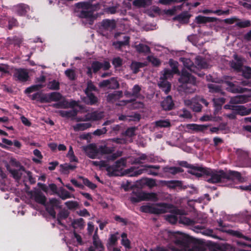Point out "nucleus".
I'll list each match as a JSON object with an SVG mask.
<instances>
[{
	"label": "nucleus",
	"mask_w": 251,
	"mask_h": 251,
	"mask_svg": "<svg viewBox=\"0 0 251 251\" xmlns=\"http://www.w3.org/2000/svg\"><path fill=\"white\" fill-rule=\"evenodd\" d=\"M180 60L183 63L185 68L182 71L179 81L182 83V87L186 93H193L196 90V80L194 76L185 70V68L191 72H196L197 68H206L208 67V65L200 56H197L196 58L195 63L197 66H195L193 63L189 58L182 57L180 58Z\"/></svg>",
	"instance_id": "1"
},
{
	"label": "nucleus",
	"mask_w": 251,
	"mask_h": 251,
	"mask_svg": "<svg viewBox=\"0 0 251 251\" xmlns=\"http://www.w3.org/2000/svg\"><path fill=\"white\" fill-rule=\"evenodd\" d=\"M208 176L207 181L211 183H217L223 181L225 179H236L240 182H243L244 179L241 176L239 173L235 171H229L227 173L223 171H207Z\"/></svg>",
	"instance_id": "2"
},
{
	"label": "nucleus",
	"mask_w": 251,
	"mask_h": 251,
	"mask_svg": "<svg viewBox=\"0 0 251 251\" xmlns=\"http://www.w3.org/2000/svg\"><path fill=\"white\" fill-rule=\"evenodd\" d=\"M169 63L172 70L168 69H164L161 73L160 78V81L158 83L159 87L162 88L166 94H167L171 89V84L166 80L172 78L174 74L179 73L178 62L170 59Z\"/></svg>",
	"instance_id": "3"
},
{
	"label": "nucleus",
	"mask_w": 251,
	"mask_h": 251,
	"mask_svg": "<svg viewBox=\"0 0 251 251\" xmlns=\"http://www.w3.org/2000/svg\"><path fill=\"white\" fill-rule=\"evenodd\" d=\"M234 60L230 63L231 68L237 71H242L245 77L251 79V68L243 66L244 60L237 55H234Z\"/></svg>",
	"instance_id": "4"
},
{
	"label": "nucleus",
	"mask_w": 251,
	"mask_h": 251,
	"mask_svg": "<svg viewBox=\"0 0 251 251\" xmlns=\"http://www.w3.org/2000/svg\"><path fill=\"white\" fill-rule=\"evenodd\" d=\"M170 207L164 203L156 204H147L141 207L142 212L153 214H161L167 212Z\"/></svg>",
	"instance_id": "5"
},
{
	"label": "nucleus",
	"mask_w": 251,
	"mask_h": 251,
	"mask_svg": "<svg viewBox=\"0 0 251 251\" xmlns=\"http://www.w3.org/2000/svg\"><path fill=\"white\" fill-rule=\"evenodd\" d=\"M126 161L125 158H121L117 160L115 165L111 166H108L106 170L109 176H123L124 169L126 167Z\"/></svg>",
	"instance_id": "6"
},
{
	"label": "nucleus",
	"mask_w": 251,
	"mask_h": 251,
	"mask_svg": "<svg viewBox=\"0 0 251 251\" xmlns=\"http://www.w3.org/2000/svg\"><path fill=\"white\" fill-rule=\"evenodd\" d=\"M157 200V194L154 193L139 192L130 198V201L132 202H138L142 201H155Z\"/></svg>",
	"instance_id": "7"
},
{
	"label": "nucleus",
	"mask_w": 251,
	"mask_h": 251,
	"mask_svg": "<svg viewBox=\"0 0 251 251\" xmlns=\"http://www.w3.org/2000/svg\"><path fill=\"white\" fill-rule=\"evenodd\" d=\"M200 102L204 104L206 106H207L208 104L204 99L201 98H197L192 100H185V104L190 106L193 111L196 112H200L201 110V106L199 103Z\"/></svg>",
	"instance_id": "8"
},
{
	"label": "nucleus",
	"mask_w": 251,
	"mask_h": 251,
	"mask_svg": "<svg viewBox=\"0 0 251 251\" xmlns=\"http://www.w3.org/2000/svg\"><path fill=\"white\" fill-rule=\"evenodd\" d=\"M110 67V63L108 61H105L103 62L94 61L92 64L91 68L89 67L87 68V73L88 75H92V69L93 72L96 73L100 69H102L104 70H108Z\"/></svg>",
	"instance_id": "9"
},
{
	"label": "nucleus",
	"mask_w": 251,
	"mask_h": 251,
	"mask_svg": "<svg viewBox=\"0 0 251 251\" xmlns=\"http://www.w3.org/2000/svg\"><path fill=\"white\" fill-rule=\"evenodd\" d=\"M33 197H34V199L36 202L46 206L47 210L53 218H54L55 217V212L54 210L52 209L49 210V206L48 203H46V197L42 193H41L40 192H36L33 195Z\"/></svg>",
	"instance_id": "10"
},
{
	"label": "nucleus",
	"mask_w": 251,
	"mask_h": 251,
	"mask_svg": "<svg viewBox=\"0 0 251 251\" xmlns=\"http://www.w3.org/2000/svg\"><path fill=\"white\" fill-rule=\"evenodd\" d=\"M86 154L92 159L99 158V150L95 145L90 144L86 146L82 147Z\"/></svg>",
	"instance_id": "11"
},
{
	"label": "nucleus",
	"mask_w": 251,
	"mask_h": 251,
	"mask_svg": "<svg viewBox=\"0 0 251 251\" xmlns=\"http://www.w3.org/2000/svg\"><path fill=\"white\" fill-rule=\"evenodd\" d=\"M225 109H232L235 111L237 114L242 116L249 115L251 113V108H247L243 105L233 106L230 104H226L225 105Z\"/></svg>",
	"instance_id": "12"
},
{
	"label": "nucleus",
	"mask_w": 251,
	"mask_h": 251,
	"mask_svg": "<svg viewBox=\"0 0 251 251\" xmlns=\"http://www.w3.org/2000/svg\"><path fill=\"white\" fill-rule=\"evenodd\" d=\"M104 117L103 112L95 111L90 113H88L85 118L78 119L77 121H96L102 119Z\"/></svg>",
	"instance_id": "13"
},
{
	"label": "nucleus",
	"mask_w": 251,
	"mask_h": 251,
	"mask_svg": "<svg viewBox=\"0 0 251 251\" xmlns=\"http://www.w3.org/2000/svg\"><path fill=\"white\" fill-rule=\"evenodd\" d=\"M77 6L82 8L80 17L82 18H87L92 16L91 8L89 3L85 2L78 3H77Z\"/></svg>",
	"instance_id": "14"
},
{
	"label": "nucleus",
	"mask_w": 251,
	"mask_h": 251,
	"mask_svg": "<svg viewBox=\"0 0 251 251\" xmlns=\"http://www.w3.org/2000/svg\"><path fill=\"white\" fill-rule=\"evenodd\" d=\"M14 76L17 80L25 82L28 80L29 78L28 73L25 69H17L15 71Z\"/></svg>",
	"instance_id": "15"
},
{
	"label": "nucleus",
	"mask_w": 251,
	"mask_h": 251,
	"mask_svg": "<svg viewBox=\"0 0 251 251\" xmlns=\"http://www.w3.org/2000/svg\"><path fill=\"white\" fill-rule=\"evenodd\" d=\"M141 90V88L140 86L138 85H135L132 88L131 92L126 91L125 92V95L127 97H133L135 98L143 99L144 97L140 94Z\"/></svg>",
	"instance_id": "16"
},
{
	"label": "nucleus",
	"mask_w": 251,
	"mask_h": 251,
	"mask_svg": "<svg viewBox=\"0 0 251 251\" xmlns=\"http://www.w3.org/2000/svg\"><path fill=\"white\" fill-rule=\"evenodd\" d=\"M222 86L226 87L229 91L233 93H241L243 92L242 88L237 87L235 84H233L232 82L226 80L223 81Z\"/></svg>",
	"instance_id": "17"
},
{
	"label": "nucleus",
	"mask_w": 251,
	"mask_h": 251,
	"mask_svg": "<svg viewBox=\"0 0 251 251\" xmlns=\"http://www.w3.org/2000/svg\"><path fill=\"white\" fill-rule=\"evenodd\" d=\"M143 173V170H142V169H138L135 167H131L129 169L124 170L123 176L126 175L130 177L137 176Z\"/></svg>",
	"instance_id": "18"
},
{
	"label": "nucleus",
	"mask_w": 251,
	"mask_h": 251,
	"mask_svg": "<svg viewBox=\"0 0 251 251\" xmlns=\"http://www.w3.org/2000/svg\"><path fill=\"white\" fill-rule=\"evenodd\" d=\"M217 20L215 17H205L199 15L195 18V22L198 24H204L208 23L214 22Z\"/></svg>",
	"instance_id": "19"
},
{
	"label": "nucleus",
	"mask_w": 251,
	"mask_h": 251,
	"mask_svg": "<svg viewBox=\"0 0 251 251\" xmlns=\"http://www.w3.org/2000/svg\"><path fill=\"white\" fill-rule=\"evenodd\" d=\"M93 245L98 251H103L104 247L99 238L98 235V228L95 230V234L93 237Z\"/></svg>",
	"instance_id": "20"
},
{
	"label": "nucleus",
	"mask_w": 251,
	"mask_h": 251,
	"mask_svg": "<svg viewBox=\"0 0 251 251\" xmlns=\"http://www.w3.org/2000/svg\"><path fill=\"white\" fill-rule=\"evenodd\" d=\"M86 94L87 96L82 98V100L85 103L90 104V105H94L96 104L98 101V98L95 97L93 94L86 92Z\"/></svg>",
	"instance_id": "21"
},
{
	"label": "nucleus",
	"mask_w": 251,
	"mask_h": 251,
	"mask_svg": "<svg viewBox=\"0 0 251 251\" xmlns=\"http://www.w3.org/2000/svg\"><path fill=\"white\" fill-rule=\"evenodd\" d=\"M13 9L15 12L20 15H25L30 10L28 6L24 4H20L14 6Z\"/></svg>",
	"instance_id": "22"
},
{
	"label": "nucleus",
	"mask_w": 251,
	"mask_h": 251,
	"mask_svg": "<svg viewBox=\"0 0 251 251\" xmlns=\"http://www.w3.org/2000/svg\"><path fill=\"white\" fill-rule=\"evenodd\" d=\"M142 167V170H143V173L146 172L149 175L153 176L158 175V173L154 170H157L160 168V167L157 165H144Z\"/></svg>",
	"instance_id": "23"
},
{
	"label": "nucleus",
	"mask_w": 251,
	"mask_h": 251,
	"mask_svg": "<svg viewBox=\"0 0 251 251\" xmlns=\"http://www.w3.org/2000/svg\"><path fill=\"white\" fill-rule=\"evenodd\" d=\"M128 103H131V107L133 109L140 108L144 106L143 102L137 101H131V100H123L121 101L118 104L119 105L123 106L126 105Z\"/></svg>",
	"instance_id": "24"
},
{
	"label": "nucleus",
	"mask_w": 251,
	"mask_h": 251,
	"mask_svg": "<svg viewBox=\"0 0 251 251\" xmlns=\"http://www.w3.org/2000/svg\"><path fill=\"white\" fill-rule=\"evenodd\" d=\"M161 105L164 110H168L171 109L174 106V103L171 97H167L162 102Z\"/></svg>",
	"instance_id": "25"
},
{
	"label": "nucleus",
	"mask_w": 251,
	"mask_h": 251,
	"mask_svg": "<svg viewBox=\"0 0 251 251\" xmlns=\"http://www.w3.org/2000/svg\"><path fill=\"white\" fill-rule=\"evenodd\" d=\"M92 126L90 123H78L72 127L75 131H82L90 128Z\"/></svg>",
	"instance_id": "26"
},
{
	"label": "nucleus",
	"mask_w": 251,
	"mask_h": 251,
	"mask_svg": "<svg viewBox=\"0 0 251 251\" xmlns=\"http://www.w3.org/2000/svg\"><path fill=\"white\" fill-rule=\"evenodd\" d=\"M122 97L121 91H115L113 93L109 94L107 96V100L111 102L116 101Z\"/></svg>",
	"instance_id": "27"
},
{
	"label": "nucleus",
	"mask_w": 251,
	"mask_h": 251,
	"mask_svg": "<svg viewBox=\"0 0 251 251\" xmlns=\"http://www.w3.org/2000/svg\"><path fill=\"white\" fill-rule=\"evenodd\" d=\"M248 98L243 95L236 96L231 98L230 100V104L245 103L247 102Z\"/></svg>",
	"instance_id": "28"
},
{
	"label": "nucleus",
	"mask_w": 251,
	"mask_h": 251,
	"mask_svg": "<svg viewBox=\"0 0 251 251\" xmlns=\"http://www.w3.org/2000/svg\"><path fill=\"white\" fill-rule=\"evenodd\" d=\"M176 214H170L166 216V219L171 224H175L178 220H179V211L177 210Z\"/></svg>",
	"instance_id": "29"
},
{
	"label": "nucleus",
	"mask_w": 251,
	"mask_h": 251,
	"mask_svg": "<svg viewBox=\"0 0 251 251\" xmlns=\"http://www.w3.org/2000/svg\"><path fill=\"white\" fill-rule=\"evenodd\" d=\"M188 129L195 131L204 130L207 128V126L203 125L189 124L187 126Z\"/></svg>",
	"instance_id": "30"
},
{
	"label": "nucleus",
	"mask_w": 251,
	"mask_h": 251,
	"mask_svg": "<svg viewBox=\"0 0 251 251\" xmlns=\"http://www.w3.org/2000/svg\"><path fill=\"white\" fill-rule=\"evenodd\" d=\"M44 85L43 84H37L35 85H33L28 88H27L25 91V94H29L32 92L37 91L41 89V88L44 87Z\"/></svg>",
	"instance_id": "31"
},
{
	"label": "nucleus",
	"mask_w": 251,
	"mask_h": 251,
	"mask_svg": "<svg viewBox=\"0 0 251 251\" xmlns=\"http://www.w3.org/2000/svg\"><path fill=\"white\" fill-rule=\"evenodd\" d=\"M190 173L197 177H200L202 176L204 174H207V171L201 168H193L190 171Z\"/></svg>",
	"instance_id": "32"
},
{
	"label": "nucleus",
	"mask_w": 251,
	"mask_h": 251,
	"mask_svg": "<svg viewBox=\"0 0 251 251\" xmlns=\"http://www.w3.org/2000/svg\"><path fill=\"white\" fill-rule=\"evenodd\" d=\"M190 15L187 12L183 13L176 18L179 22L182 23H187L189 22Z\"/></svg>",
	"instance_id": "33"
},
{
	"label": "nucleus",
	"mask_w": 251,
	"mask_h": 251,
	"mask_svg": "<svg viewBox=\"0 0 251 251\" xmlns=\"http://www.w3.org/2000/svg\"><path fill=\"white\" fill-rule=\"evenodd\" d=\"M179 218V223L182 224L187 225V226H192L195 224V221L194 219H190L186 217H181L180 216Z\"/></svg>",
	"instance_id": "34"
},
{
	"label": "nucleus",
	"mask_w": 251,
	"mask_h": 251,
	"mask_svg": "<svg viewBox=\"0 0 251 251\" xmlns=\"http://www.w3.org/2000/svg\"><path fill=\"white\" fill-rule=\"evenodd\" d=\"M50 102L51 101H58L61 100L62 95L58 92H52L49 93Z\"/></svg>",
	"instance_id": "35"
},
{
	"label": "nucleus",
	"mask_w": 251,
	"mask_h": 251,
	"mask_svg": "<svg viewBox=\"0 0 251 251\" xmlns=\"http://www.w3.org/2000/svg\"><path fill=\"white\" fill-rule=\"evenodd\" d=\"M102 25L105 28L113 29L115 26V23L113 20H104L102 22Z\"/></svg>",
	"instance_id": "36"
},
{
	"label": "nucleus",
	"mask_w": 251,
	"mask_h": 251,
	"mask_svg": "<svg viewBox=\"0 0 251 251\" xmlns=\"http://www.w3.org/2000/svg\"><path fill=\"white\" fill-rule=\"evenodd\" d=\"M61 172L64 174H67L69 173L70 170H74L75 168V166L69 165L68 164H65L60 165Z\"/></svg>",
	"instance_id": "37"
},
{
	"label": "nucleus",
	"mask_w": 251,
	"mask_h": 251,
	"mask_svg": "<svg viewBox=\"0 0 251 251\" xmlns=\"http://www.w3.org/2000/svg\"><path fill=\"white\" fill-rule=\"evenodd\" d=\"M124 41H118L116 42H114L113 45L114 46L115 48L119 49L124 45H127L129 42V37L124 36Z\"/></svg>",
	"instance_id": "38"
},
{
	"label": "nucleus",
	"mask_w": 251,
	"mask_h": 251,
	"mask_svg": "<svg viewBox=\"0 0 251 251\" xmlns=\"http://www.w3.org/2000/svg\"><path fill=\"white\" fill-rule=\"evenodd\" d=\"M136 50L140 52L149 53L150 51L149 47L144 44H139L135 47Z\"/></svg>",
	"instance_id": "39"
},
{
	"label": "nucleus",
	"mask_w": 251,
	"mask_h": 251,
	"mask_svg": "<svg viewBox=\"0 0 251 251\" xmlns=\"http://www.w3.org/2000/svg\"><path fill=\"white\" fill-rule=\"evenodd\" d=\"M99 154H109L111 153L113 150L112 148H108L105 146H100L98 148Z\"/></svg>",
	"instance_id": "40"
},
{
	"label": "nucleus",
	"mask_w": 251,
	"mask_h": 251,
	"mask_svg": "<svg viewBox=\"0 0 251 251\" xmlns=\"http://www.w3.org/2000/svg\"><path fill=\"white\" fill-rule=\"evenodd\" d=\"M213 101L216 107L215 112H217L221 109V105L225 103L224 98L214 99Z\"/></svg>",
	"instance_id": "41"
},
{
	"label": "nucleus",
	"mask_w": 251,
	"mask_h": 251,
	"mask_svg": "<svg viewBox=\"0 0 251 251\" xmlns=\"http://www.w3.org/2000/svg\"><path fill=\"white\" fill-rule=\"evenodd\" d=\"M164 172L166 173H169L175 175L179 172H181V168L179 167H165L163 169Z\"/></svg>",
	"instance_id": "42"
},
{
	"label": "nucleus",
	"mask_w": 251,
	"mask_h": 251,
	"mask_svg": "<svg viewBox=\"0 0 251 251\" xmlns=\"http://www.w3.org/2000/svg\"><path fill=\"white\" fill-rule=\"evenodd\" d=\"M194 220L195 221V224H204L206 222V216L205 214L201 213L198 214L197 217Z\"/></svg>",
	"instance_id": "43"
},
{
	"label": "nucleus",
	"mask_w": 251,
	"mask_h": 251,
	"mask_svg": "<svg viewBox=\"0 0 251 251\" xmlns=\"http://www.w3.org/2000/svg\"><path fill=\"white\" fill-rule=\"evenodd\" d=\"M49 206V210L53 209V207H60V201L56 199H51L50 200L49 202L47 203Z\"/></svg>",
	"instance_id": "44"
},
{
	"label": "nucleus",
	"mask_w": 251,
	"mask_h": 251,
	"mask_svg": "<svg viewBox=\"0 0 251 251\" xmlns=\"http://www.w3.org/2000/svg\"><path fill=\"white\" fill-rule=\"evenodd\" d=\"M48 88L50 90H58L59 89V83L55 80L51 81L49 82Z\"/></svg>",
	"instance_id": "45"
},
{
	"label": "nucleus",
	"mask_w": 251,
	"mask_h": 251,
	"mask_svg": "<svg viewBox=\"0 0 251 251\" xmlns=\"http://www.w3.org/2000/svg\"><path fill=\"white\" fill-rule=\"evenodd\" d=\"M59 197L62 200H66L67 199L75 198L73 195H71V194H70L69 192L65 190H62L60 191L59 193Z\"/></svg>",
	"instance_id": "46"
},
{
	"label": "nucleus",
	"mask_w": 251,
	"mask_h": 251,
	"mask_svg": "<svg viewBox=\"0 0 251 251\" xmlns=\"http://www.w3.org/2000/svg\"><path fill=\"white\" fill-rule=\"evenodd\" d=\"M155 125L160 127H167L170 126V123L168 120H159L155 122Z\"/></svg>",
	"instance_id": "47"
},
{
	"label": "nucleus",
	"mask_w": 251,
	"mask_h": 251,
	"mask_svg": "<svg viewBox=\"0 0 251 251\" xmlns=\"http://www.w3.org/2000/svg\"><path fill=\"white\" fill-rule=\"evenodd\" d=\"M90 163L91 164L99 167L100 168H102V167H105L106 168L108 167L107 162L105 161H90Z\"/></svg>",
	"instance_id": "48"
},
{
	"label": "nucleus",
	"mask_w": 251,
	"mask_h": 251,
	"mask_svg": "<svg viewBox=\"0 0 251 251\" xmlns=\"http://www.w3.org/2000/svg\"><path fill=\"white\" fill-rule=\"evenodd\" d=\"M201 230H202V228L201 226H196L194 227V230L197 232H201L202 233L204 234H205L206 235L208 236H211L212 234V231L210 229H207L205 230H203L202 231H201Z\"/></svg>",
	"instance_id": "49"
},
{
	"label": "nucleus",
	"mask_w": 251,
	"mask_h": 251,
	"mask_svg": "<svg viewBox=\"0 0 251 251\" xmlns=\"http://www.w3.org/2000/svg\"><path fill=\"white\" fill-rule=\"evenodd\" d=\"M143 66V64L141 63L133 62L131 64V69L134 73H136L138 72L139 69L142 67Z\"/></svg>",
	"instance_id": "50"
},
{
	"label": "nucleus",
	"mask_w": 251,
	"mask_h": 251,
	"mask_svg": "<svg viewBox=\"0 0 251 251\" xmlns=\"http://www.w3.org/2000/svg\"><path fill=\"white\" fill-rule=\"evenodd\" d=\"M67 157L69 158L71 162H77V159L75 156L73 148L71 146L69 148V150L67 155Z\"/></svg>",
	"instance_id": "51"
},
{
	"label": "nucleus",
	"mask_w": 251,
	"mask_h": 251,
	"mask_svg": "<svg viewBox=\"0 0 251 251\" xmlns=\"http://www.w3.org/2000/svg\"><path fill=\"white\" fill-rule=\"evenodd\" d=\"M65 74L70 80H74L75 78L76 74L75 71L74 70L68 69L65 71Z\"/></svg>",
	"instance_id": "52"
},
{
	"label": "nucleus",
	"mask_w": 251,
	"mask_h": 251,
	"mask_svg": "<svg viewBox=\"0 0 251 251\" xmlns=\"http://www.w3.org/2000/svg\"><path fill=\"white\" fill-rule=\"evenodd\" d=\"M143 183L150 188H152L156 185L155 181L153 179L144 178L142 180Z\"/></svg>",
	"instance_id": "53"
},
{
	"label": "nucleus",
	"mask_w": 251,
	"mask_h": 251,
	"mask_svg": "<svg viewBox=\"0 0 251 251\" xmlns=\"http://www.w3.org/2000/svg\"><path fill=\"white\" fill-rule=\"evenodd\" d=\"M39 100L41 102H50L49 94H42L39 93Z\"/></svg>",
	"instance_id": "54"
},
{
	"label": "nucleus",
	"mask_w": 251,
	"mask_h": 251,
	"mask_svg": "<svg viewBox=\"0 0 251 251\" xmlns=\"http://www.w3.org/2000/svg\"><path fill=\"white\" fill-rule=\"evenodd\" d=\"M243 238L245 239L246 241H237V243L238 245L241 246H247L251 247V239H250L249 238L244 236Z\"/></svg>",
	"instance_id": "55"
},
{
	"label": "nucleus",
	"mask_w": 251,
	"mask_h": 251,
	"mask_svg": "<svg viewBox=\"0 0 251 251\" xmlns=\"http://www.w3.org/2000/svg\"><path fill=\"white\" fill-rule=\"evenodd\" d=\"M142 160H147V161H151L150 158L146 154H142L139 157L136 158L135 160V163L137 164H141L143 162Z\"/></svg>",
	"instance_id": "56"
},
{
	"label": "nucleus",
	"mask_w": 251,
	"mask_h": 251,
	"mask_svg": "<svg viewBox=\"0 0 251 251\" xmlns=\"http://www.w3.org/2000/svg\"><path fill=\"white\" fill-rule=\"evenodd\" d=\"M65 205L69 209H75L78 206V203L76 201H68L65 202Z\"/></svg>",
	"instance_id": "57"
},
{
	"label": "nucleus",
	"mask_w": 251,
	"mask_h": 251,
	"mask_svg": "<svg viewBox=\"0 0 251 251\" xmlns=\"http://www.w3.org/2000/svg\"><path fill=\"white\" fill-rule=\"evenodd\" d=\"M151 0H135L133 2V5L136 6H144Z\"/></svg>",
	"instance_id": "58"
},
{
	"label": "nucleus",
	"mask_w": 251,
	"mask_h": 251,
	"mask_svg": "<svg viewBox=\"0 0 251 251\" xmlns=\"http://www.w3.org/2000/svg\"><path fill=\"white\" fill-rule=\"evenodd\" d=\"M122 243L126 248H130V242L126 238V233H123L122 234Z\"/></svg>",
	"instance_id": "59"
},
{
	"label": "nucleus",
	"mask_w": 251,
	"mask_h": 251,
	"mask_svg": "<svg viewBox=\"0 0 251 251\" xmlns=\"http://www.w3.org/2000/svg\"><path fill=\"white\" fill-rule=\"evenodd\" d=\"M209 91L211 92H218L221 90L219 86L215 84H210L208 85Z\"/></svg>",
	"instance_id": "60"
},
{
	"label": "nucleus",
	"mask_w": 251,
	"mask_h": 251,
	"mask_svg": "<svg viewBox=\"0 0 251 251\" xmlns=\"http://www.w3.org/2000/svg\"><path fill=\"white\" fill-rule=\"evenodd\" d=\"M236 25L240 27H246L251 25V23L249 20L239 21L236 23Z\"/></svg>",
	"instance_id": "61"
},
{
	"label": "nucleus",
	"mask_w": 251,
	"mask_h": 251,
	"mask_svg": "<svg viewBox=\"0 0 251 251\" xmlns=\"http://www.w3.org/2000/svg\"><path fill=\"white\" fill-rule=\"evenodd\" d=\"M110 84L109 85V88L110 89H116L119 87V83L116 79L114 78H112L109 79Z\"/></svg>",
	"instance_id": "62"
},
{
	"label": "nucleus",
	"mask_w": 251,
	"mask_h": 251,
	"mask_svg": "<svg viewBox=\"0 0 251 251\" xmlns=\"http://www.w3.org/2000/svg\"><path fill=\"white\" fill-rule=\"evenodd\" d=\"M34 154L38 157V158H33V160L37 163L40 162V159L43 157L41 152L37 149L34 150L33 151Z\"/></svg>",
	"instance_id": "63"
},
{
	"label": "nucleus",
	"mask_w": 251,
	"mask_h": 251,
	"mask_svg": "<svg viewBox=\"0 0 251 251\" xmlns=\"http://www.w3.org/2000/svg\"><path fill=\"white\" fill-rule=\"evenodd\" d=\"M122 59L119 57L114 58L112 61V64L115 67H120L122 65Z\"/></svg>",
	"instance_id": "64"
}]
</instances>
